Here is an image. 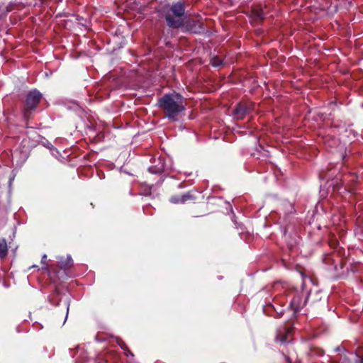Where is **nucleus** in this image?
Returning <instances> with one entry per match:
<instances>
[{"label":"nucleus","mask_w":363,"mask_h":363,"mask_svg":"<svg viewBox=\"0 0 363 363\" xmlns=\"http://www.w3.org/2000/svg\"><path fill=\"white\" fill-rule=\"evenodd\" d=\"M158 104L165 116L172 121H176L186 107L184 98L180 94L174 93L165 94L160 99Z\"/></svg>","instance_id":"obj_1"},{"label":"nucleus","mask_w":363,"mask_h":363,"mask_svg":"<svg viewBox=\"0 0 363 363\" xmlns=\"http://www.w3.org/2000/svg\"><path fill=\"white\" fill-rule=\"evenodd\" d=\"M184 4L181 1L173 4L165 14V20L170 28H178L184 25Z\"/></svg>","instance_id":"obj_2"},{"label":"nucleus","mask_w":363,"mask_h":363,"mask_svg":"<svg viewBox=\"0 0 363 363\" xmlns=\"http://www.w3.org/2000/svg\"><path fill=\"white\" fill-rule=\"evenodd\" d=\"M41 98L42 94L36 90L30 91L28 94L24 106L25 116H27L30 111L37 106L38 103L40 101Z\"/></svg>","instance_id":"obj_3"},{"label":"nucleus","mask_w":363,"mask_h":363,"mask_svg":"<svg viewBox=\"0 0 363 363\" xmlns=\"http://www.w3.org/2000/svg\"><path fill=\"white\" fill-rule=\"evenodd\" d=\"M202 18L200 16H194L184 21L186 28L195 33H201L203 30Z\"/></svg>","instance_id":"obj_4"},{"label":"nucleus","mask_w":363,"mask_h":363,"mask_svg":"<svg viewBox=\"0 0 363 363\" xmlns=\"http://www.w3.org/2000/svg\"><path fill=\"white\" fill-rule=\"evenodd\" d=\"M255 104L245 102L239 104L235 108V114L238 118H242L245 115L254 109Z\"/></svg>","instance_id":"obj_5"},{"label":"nucleus","mask_w":363,"mask_h":363,"mask_svg":"<svg viewBox=\"0 0 363 363\" xmlns=\"http://www.w3.org/2000/svg\"><path fill=\"white\" fill-rule=\"evenodd\" d=\"M291 333V330L289 328H283L278 330L276 340L281 343H285L289 340V336Z\"/></svg>","instance_id":"obj_6"},{"label":"nucleus","mask_w":363,"mask_h":363,"mask_svg":"<svg viewBox=\"0 0 363 363\" xmlns=\"http://www.w3.org/2000/svg\"><path fill=\"white\" fill-rule=\"evenodd\" d=\"M304 303L302 301V298L299 295H296L292 298L290 306L295 311H298L303 306Z\"/></svg>","instance_id":"obj_7"},{"label":"nucleus","mask_w":363,"mask_h":363,"mask_svg":"<svg viewBox=\"0 0 363 363\" xmlns=\"http://www.w3.org/2000/svg\"><path fill=\"white\" fill-rule=\"evenodd\" d=\"M59 266L65 269H69L72 264V259L70 256L62 257L58 262Z\"/></svg>","instance_id":"obj_8"},{"label":"nucleus","mask_w":363,"mask_h":363,"mask_svg":"<svg viewBox=\"0 0 363 363\" xmlns=\"http://www.w3.org/2000/svg\"><path fill=\"white\" fill-rule=\"evenodd\" d=\"M8 252L7 243L5 239H0V258L6 256Z\"/></svg>","instance_id":"obj_9"},{"label":"nucleus","mask_w":363,"mask_h":363,"mask_svg":"<svg viewBox=\"0 0 363 363\" xmlns=\"http://www.w3.org/2000/svg\"><path fill=\"white\" fill-rule=\"evenodd\" d=\"M252 15L256 20L264 18V13L262 9L256 7L252 10Z\"/></svg>","instance_id":"obj_10"},{"label":"nucleus","mask_w":363,"mask_h":363,"mask_svg":"<svg viewBox=\"0 0 363 363\" xmlns=\"http://www.w3.org/2000/svg\"><path fill=\"white\" fill-rule=\"evenodd\" d=\"M211 63L213 67H219L222 65L223 60L218 56H214L211 60Z\"/></svg>","instance_id":"obj_11"},{"label":"nucleus","mask_w":363,"mask_h":363,"mask_svg":"<svg viewBox=\"0 0 363 363\" xmlns=\"http://www.w3.org/2000/svg\"><path fill=\"white\" fill-rule=\"evenodd\" d=\"M193 199L194 198L190 193L185 194L180 196V201H181L182 203H185L186 201H187L189 200H191Z\"/></svg>","instance_id":"obj_12"},{"label":"nucleus","mask_w":363,"mask_h":363,"mask_svg":"<svg viewBox=\"0 0 363 363\" xmlns=\"http://www.w3.org/2000/svg\"><path fill=\"white\" fill-rule=\"evenodd\" d=\"M180 196H172L171 199H170V201L172 203H181Z\"/></svg>","instance_id":"obj_13"},{"label":"nucleus","mask_w":363,"mask_h":363,"mask_svg":"<svg viewBox=\"0 0 363 363\" xmlns=\"http://www.w3.org/2000/svg\"><path fill=\"white\" fill-rule=\"evenodd\" d=\"M355 363H363V354L362 355H357V359H355Z\"/></svg>","instance_id":"obj_14"},{"label":"nucleus","mask_w":363,"mask_h":363,"mask_svg":"<svg viewBox=\"0 0 363 363\" xmlns=\"http://www.w3.org/2000/svg\"><path fill=\"white\" fill-rule=\"evenodd\" d=\"M46 259H47V255H44L42 257V260H41V262L43 264H45V261H46Z\"/></svg>","instance_id":"obj_15"},{"label":"nucleus","mask_w":363,"mask_h":363,"mask_svg":"<svg viewBox=\"0 0 363 363\" xmlns=\"http://www.w3.org/2000/svg\"><path fill=\"white\" fill-rule=\"evenodd\" d=\"M120 345H121V347H122V348H123V349L125 347V344H124V343L121 344Z\"/></svg>","instance_id":"obj_16"}]
</instances>
